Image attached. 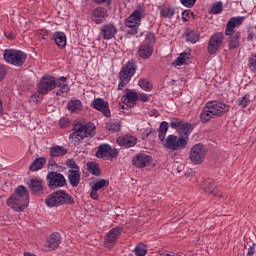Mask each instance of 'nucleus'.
<instances>
[{
  "mask_svg": "<svg viewBox=\"0 0 256 256\" xmlns=\"http://www.w3.org/2000/svg\"><path fill=\"white\" fill-rule=\"evenodd\" d=\"M8 39H11V36H8Z\"/></svg>",
  "mask_w": 256,
  "mask_h": 256,
  "instance_id": "nucleus-62",
  "label": "nucleus"
},
{
  "mask_svg": "<svg viewBox=\"0 0 256 256\" xmlns=\"http://www.w3.org/2000/svg\"><path fill=\"white\" fill-rule=\"evenodd\" d=\"M39 100H41V95H40L39 92L33 94V95L30 96V98H29V102H30V103H37V102H39Z\"/></svg>",
  "mask_w": 256,
  "mask_h": 256,
  "instance_id": "nucleus-51",
  "label": "nucleus"
},
{
  "mask_svg": "<svg viewBox=\"0 0 256 256\" xmlns=\"http://www.w3.org/2000/svg\"><path fill=\"white\" fill-rule=\"evenodd\" d=\"M191 63V54L182 52L172 63L174 67H181V65H189Z\"/></svg>",
  "mask_w": 256,
  "mask_h": 256,
  "instance_id": "nucleus-25",
  "label": "nucleus"
},
{
  "mask_svg": "<svg viewBox=\"0 0 256 256\" xmlns=\"http://www.w3.org/2000/svg\"><path fill=\"white\" fill-rule=\"evenodd\" d=\"M108 17L107 9L103 7L95 8L91 13V19L96 25H101Z\"/></svg>",
  "mask_w": 256,
  "mask_h": 256,
  "instance_id": "nucleus-18",
  "label": "nucleus"
},
{
  "mask_svg": "<svg viewBox=\"0 0 256 256\" xmlns=\"http://www.w3.org/2000/svg\"><path fill=\"white\" fill-rule=\"evenodd\" d=\"M71 126V121L69 120V118L67 117H62L60 120H59V127L61 129H67V127H70Z\"/></svg>",
  "mask_w": 256,
  "mask_h": 256,
  "instance_id": "nucleus-44",
  "label": "nucleus"
},
{
  "mask_svg": "<svg viewBox=\"0 0 256 256\" xmlns=\"http://www.w3.org/2000/svg\"><path fill=\"white\" fill-rule=\"evenodd\" d=\"M3 113V101L0 100V115Z\"/></svg>",
  "mask_w": 256,
  "mask_h": 256,
  "instance_id": "nucleus-60",
  "label": "nucleus"
},
{
  "mask_svg": "<svg viewBox=\"0 0 256 256\" xmlns=\"http://www.w3.org/2000/svg\"><path fill=\"white\" fill-rule=\"evenodd\" d=\"M226 111H229V108L225 104L217 101H209L200 113V120L202 123H207L211 119L223 115Z\"/></svg>",
  "mask_w": 256,
  "mask_h": 256,
  "instance_id": "nucleus-2",
  "label": "nucleus"
},
{
  "mask_svg": "<svg viewBox=\"0 0 256 256\" xmlns=\"http://www.w3.org/2000/svg\"><path fill=\"white\" fill-rule=\"evenodd\" d=\"M81 179L79 170H68V181L72 187H77Z\"/></svg>",
  "mask_w": 256,
  "mask_h": 256,
  "instance_id": "nucleus-27",
  "label": "nucleus"
},
{
  "mask_svg": "<svg viewBox=\"0 0 256 256\" xmlns=\"http://www.w3.org/2000/svg\"><path fill=\"white\" fill-rule=\"evenodd\" d=\"M186 41L189 43H197L199 41V32L189 31L186 36Z\"/></svg>",
  "mask_w": 256,
  "mask_h": 256,
  "instance_id": "nucleus-41",
  "label": "nucleus"
},
{
  "mask_svg": "<svg viewBox=\"0 0 256 256\" xmlns=\"http://www.w3.org/2000/svg\"><path fill=\"white\" fill-rule=\"evenodd\" d=\"M117 155H119V151L109 146V144L100 145L96 152L98 159H114Z\"/></svg>",
  "mask_w": 256,
  "mask_h": 256,
  "instance_id": "nucleus-13",
  "label": "nucleus"
},
{
  "mask_svg": "<svg viewBox=\"0 0 256 256\" xmlns=\"http://www.w3.org/2000/svg\"><path fill=\"white\" fill-rule=\"evenodd\" d=\"M57 87V81L53 76H43L38 84V93L40 95H47Z\"/></svg>",
  "mask_w": 256,
  "mask_h": 256,
  "instance_id": "nucleus-10",
  "label": "nucleus"
},
{
  "mask_svg": "<svg viewBox=\"0 0 256 256\" xmlns=\"http://www.w3.org/2000/svg\"><path fill=\"white\" fill-rule=\"evenodd\" d=\"M94 3H97L98 5H103V3H106L107 5H111V0H92Z\"/></svg>",
  "mask_w": 256,
  "mask_h": 256,
  "instance_id": "nucleus-57",
  "label": "nucleus"
},
{
  "mask_svg": "<svg viewBox=\"0 0 256 256\" xmlns=\"http://www.w3.org/2000/svg\"><path fill=\"white\" fill-rule=\"evenodd\" d=\"M59 245H61V234L56 232L50 235L46 245L47 251H55Z\"/></svg>",
  "mask_w": 256,
  "mask_h": 256,
  "instance_id": "nucleus-23",
  "label": "nucleus"
},
{
  "mask_svg": "<svg viewBox=\"0 0 256 256\" xmlns=\"http://www.w3.org/2000/svg\"><path fill=\"white\" fill-rule=\"evenodd\" d=\"M47 163V159L40 157L32 162L30 165V171H39V169H43V165Z\"/></svg>",
  "mask_w": 256,
  "mask_h": 256,
  "instance_id": "nucleus-32",
  "label": "nucleus"
},
{
  "mask_svg": "<svg viewBox=\"0 0 256 256\" xmlns=\"http://www.w3.org/2000/svg\"><path fill=\"white\" fill-rule=\"evenodd\" d=\"M180 3H182L184 7L191 8L197 3V0H180Z\"/></svg>",
  "mask_w": 256,
  "mask_h": 256,
  "instance_id": "nucleus-48",
  "label": "nucleus"
},
{
  "mask_svg": "<svg viewBox=\"0 0 256 256\" xmlns=\"http://www.w3.org/2000/svg\"><path fill=\"white\" fill-rule=\"evenodd\" d=\"M137 73V65L133 61L127 62L124 66H122L119 72V84L118 89L121 91L124 87H127L129 81L133 75Z\"/></svg>",
  "mask_w": 256,
  "mask_h": 256,
  "instance_id": "nucleus-5",
  "label": "nucleus"
},
{
  "mask_svg": "<svg viewBox=\"0 0 256 256\" xmlns=\"http://www.w3.org/2000/svg\"><path fill=\"white\" fill-rule=\"evenodd\" d=\"M139 99V94L134 90H127L126 94L122 96V103L126 105V107H135L137 100Z\"/></svg>",
  "mask_w": 256,
  "mask_h": 256,
  "instance_id": "nucleus-19",
  "label": "nucleus"
},
{
  "mask_svg": "<svg viewBox=\"0 0 256 256\" xmlns=\"http://www.w3.org/2000/svg\"><path fill=\"white\" fill-rule=\"evenodd\" d=\"M239 39H241V33L236 32L229 39V49H237L239 47Z\"/></svg>",
  "mask_w": 256,
  "mask_h": 256,
  "instance_id": "nucleus-33",
  "label": "nucleus"
},
{
  "mask_svg": "<svg viewBox=\"0 0 256 256\" xmlns=\"http://www.w3.org/2000/svg\"><path fill=\"white\" fill-rule=\"evenodd\" d=\"M138 85L143 89V91H151V89H153V84L147 80V78H141L138 81Z\"/></svg>",
  "mask_w": 256,
  "mask_h": 256,
  "instance_id": "nucleus-38",
  "label": "nucleus"
},
{
  "mask_svg": "<svg viewBox=\"0 0 256 256\" xmlns=\"http://www.w3.org/2000/svg\"><path fill=\"white\" fill-rule=\"evenodd\" d=\"M183 125V121L179 118H172L170 122V127L172 129H181V126Z\"/></svg>",
  "mask_w": 256,
  "mask_h": 256,
  "instance_id": "nucleus-43",
  "label": "nucleus"
},
{
  "mask_svg": "<svg viewBox=\"0 0 256 256\" xmlns=\"http://www.w3.org/2000/svg\"><path fill=\"white\" fill-rule=\"evenodd\" d=\"M6 205L15 213H23L29 207V190L25 186L19 185L6 200Z\"/></svg>",
  "mask_w": 256,
  "mask_h": 256,
  "instance_id": "nucleus-1",
  "label": "nucleus"
},
{
  "mask_svg": "<svg viewBox=\"0 0 256 256\" xmlns=\"http://www.w3.org/2000/svg\"><path fill=\"white\" fill-rule=\"evenodd\" d=\"M243 21H245V17L243 16H237V17H232L228 21L225 29V35L227 37L233 35L235 33V28L236 27H241L243 25Z\"/></svg>",
  "mask_w": 256,
  "mask_h": 256,
  "instance_id": "nucleus-15",
  "label": "nucleus"
},
{
  "mask_svg": "<svg viewBox=\"0 0 256 256\" xmlns=\"http://www.w3.org/2000/svg\"><path fill=\"white\" fill-rule=\"evenodd\" d=\"M192 132H193V125L189 123L182 124L178 129V133L179 135H181V137H187L188 135H191Z\"/></svg>",
  "mask_w": 256,
  "mask_h": 256,
  "instance_id": "nucleus-31",
  "label": "nucleus"
},
{
  "mask_svg": "<svg viewBox=\"0 0 256 256\" xmlns=\"http://www.w3.org/2000/svg\"><path fill=\"white\" fill-rule=\"evenodd\" d=\"M247 255H249V256H254V255H255V244H252V245L248 248Z\"/></svg>",
  "mask_w": 256,
  "mask_h": 256,
  "instance_id": "nucleus-56",
  "label": "nucleus"
},
{
  "mask_svg": "<svg viewBox=\"0 0 256 256\" xmlns=\"http://www.w3.org/2000/svg\"><path fill=\"white\" fill-rule=\"evenodd\" d=\"M153 55V46L151 44H142L138 49V56L141 59H150Z\"/></svg>",
  "mask_w": 256,
  "mask_h": 256,
  "instance_id": "nucleus-24",
  "label": "nucleus"
},
{
  "mask_svg": "<svg viewBox=\"0 0 256 256\" xmlns=\"http://www.w3.org/2000/svg\"><path fill=\"white\" fill-rule=\"evenodd\" d=\"M134 253L136 256L147 255V246L145 244H138L134 249Z\"/></svg>",
  "mask_w": 256,
  "mask_h": 256,
  "instance_id": "nucleus-42",
  "label": "nucleus"
},
{
  "mask_svg": "<svg viewBox=\"0 0 256 256\" xmlns=\"http://www.w3.org/2000/svg\"><path fill=\"white\" fill-rule=\"evenodd\" d=\"M144 10H135L126 20L125 25L129 35H137L141 19H143Z\"/></svg>",
  "mask_w": 256,
  "mask_h": 256,
  "instance_id": "nucleus-7",
  "label": "nucleus"
},
{
  "mask_svg": "<svg viewBox=\"0 0 256 256\" xmlns=\"http://www.w3.org/2000/svg\"><path fill=\"white\" fill-rule=\"evenodd\" d=\"M51 157H63V155H67V149L63 146H53L50 148Z\"/></svg>",
  "mask_w": 256,
  "mask_h": 256,
  "instance_id": "nucleus-30",
  "label": "nucleus"
},
{
  "mask_svg": "<svg viewBox=\"0 0 256 256\" xmlns=\"http://www.w3.org/2000/svg\"><path fill=\"white\" fill-rule=\"evenodd\" d=\"M107 127L109 131H112V133H117V131H121L120 123H109Z\"/></svg>",
  "mask_w": 256,
  "mask_h": 256,
  "instance_id": "nucleus-45",
  "label": "nucleus"
},
{
  "mask_svg": "<svg viewBox=\"0 0 256 256\" xmlns=\"http://www.w3.org/2000/svg\"><path fill=\"white\" fill-rule=\"evenodd\" d=\"M47 181L50 189H59L65 187L67 180L63 174L58 172H49L47 174Z\"/></svg>",
  "mask_w": 256,
  "mask_h": 256,
  "instance_id": "nucleus-12",
  "label": "nucleus"
},
{
  "mask_svg": "<svg viewBox=\"0 0 256 256\" xmlns=\"http://www.w3.org/2000/svg\"><path fill=\"white\" fill-rule=\"evenodd\" d=\"M207 157V147L202 143H198L190 149L189 159L194 165H201Z\"/></svg>",
  "mask_w": 256,
  "mask_h": 256,
  "instance_id": "nucleus-9",
  "label": "nucleus"
},
{
  "mask_svg": "<svg viewBox=\"0 0 256 256\" xmlns=\"http://www.w3.org/2000/svg\"><path fill=\"white\" fill-rule=\"evenodd\" d=\"M67 78L65 76H62L59 78V82H56V87H59L60 89L56 92L57 97H67L69 95V91L71 89L69 88V85L66 84Z\"/></svg>",
  "mask_w": 256,
  "mask_h": 256,
  "instance_id": "nucleus-21",
  "label": "nucleus"
},
{
  "mask_svg": "<svg viewBox=\"0 0 256 256\" xmlns=\"http://www.w3.org/2000/svg\"><path fill=\"white\" fill-rule=\"evenodd\" d=\"M250 103H251V97L249 95H245L238 99V106L241 107L242 109L249 107Z\"/></svg>",
  "mask_w": 256,
  "mask_h": 256,
  "instance_id": "nucleus-40",
  "label": "nucleus"
},
{
  "mask_svg": "<svg viewBox=\"0 0 256 256\" xmlns=\"http://www.w3.org/2000/svg\"><path fill=\"white\" fill-rule=\"evenodd\" d=\"M87 137H95V124L88 122L83 124L81 121L74 125L73 131L69 136L72 143H80Z\"/></svg>",
  "mask_w": 256,
  "mask_h": 256,
  "instance_id": "nucleus-3",
  "label": "nucleus"
},
{
  "mask_svg": "<svg viewBox=\"0 0 256 256\" xmlns=\"http://www.w3.org/2000/svg\"><path fill=\"white\" fill-rule=\"evenodd\" d=\"M97 191L98 190H94V188H92L90 192V197L91 199H94V201H97V199H99V195H97Z\"/></svg>",
  "mask_w": 256,
  "mask_h": 256,
  "instance_id": "nucleus-55",
  "label": "nucleus"
},
{
  "mask_svg": "<svg viewBox=\"0 0 256 256\" xmlns=\"http://www.w3.org/2000/svg\"><path fill=\"white\" fill-rule=\"evenodd\" d=\"M6 75H7V67H5V65H0V81H3Z\"/></svg>",
  "mask_w": 256,
  "mask_h": 256,
  "instance_id": "nucleus-53",
  "label": "nucleus"
},
{
  "mask_svg": "<svg viewBox=\"0 0 256 256\" xmlns=\"http://www.w3.org/2000/svg\"><path fill=\"white\" fill-rule=\"evenodd\" d=\"M138 99L139 101H142V103H147V101H149V96H147L145 93H142L138 95Z\"/></svg>",
  "mask_w": 256,
  "mask_h": 256,
  "instance_id": "nucleus-54",
  "label": "nucleus"
},
{
  "mask_svg": "<svg viewBox=\"0 0 256 256\" xmlns=\"http://www.w3.org/2000/svg\"><path fill=\"white\" fill-rule=\"evenodd\" d=\"M29 189L32 193H41V191H43V181L39 179L30 180Z\"/></svg>",
  "mask_w": 256,
  "mask_h": 256,
  "instance_id": "nucleus-29",
  "label": "nucleus"
},
{
  "mask_svg": "<svg viewBox=\"0 0 256 256\" xmlns=\"http://www.w3.org/2000/svg\"><path fill=\"white\" fill-rule=\"evenodd\" d=\"M145 42H146V44H148V45H151V43L155 42V34H153V33H148V34L146 35Z\"/></svg>",
  "mask_w": 256,
  "mask_h": 256,
  "instance_id": "nucleus-50",
  "label": "nucleus"
},
{
  "mask_svg": "<svg viewBox=\"0 0 256 256\" xmlns=\"http://www.w3.org/2000/svg\"><path fill=\"white\" fill-rule=\"evenodd\" d=\"M117 143L120 147H135L137 145V138L132 135H125L117 138Z\"/></svg>",
  "mask_w": 256,
  "mask_h": 256,
  "instance_id": "nucleus-22",
  "label": "nucleus"
},
{
  "mask_svg": "<svg viewBox=\"0 0 256 256\" xmlns=\"http://www.w3.org/2000/svg\"><path fill=\"white\" fill-rule=\"evenodd\" d=\"M8 39H11V36H8Z\"/></svg>",
  "mask_w": 256,
  "mask_h": 256,
  "instance_id": "nucleus-61",
  "label": "nucleus"
},
{
  "mask_svg": "<svg viewBox=\"0 0 256 256\" xmlns=\"http://www.w3.org/2000/svg\"><path fill=\"white\" fill-rule=\"evenodd\" d=\"M254 38H255V33L250 32V33L248 34V37H247L248 41H253Z\"/></svg>",
  "mask_w": 256,
  "mask_h": 256,
  "instance_id": "nucleus-58",
  "label": "nucleus"
},
{
  "mask_svg": "<svg viewBox=\"0 0 256 256\" xmlns=\"http://www.w3.org/2000/svg\"><path fill=\"white\" fill-rule=\"evenodd\" d=\"M211 13L212 15H220V13H223V2H215L211 7Z\"/></svg>",
  "mask_w": 256,
  "mask_h": 256,
  "instance_id": "nucleus-39",
  "label": "nucleus"
},
{
  "mask_svg": "<svg viewBox=\"0 0 256 256\" xmlns=\"http://www.w3.org/2000/svg\"><path fill=\"white\" fill-rule=\"evenodd\" d=\"M189 19H193V12H191L190 10H185L182 12V20L184 23H187V21H189Z\"/></svg>",
  "mask_w": 256,
  "mask_h": 256,
  "instance_id": "nucleus-46",
  "label": "nucleus"
},
{
  "mask_svg": "<svg viewBox=\"0 0 256 256\" xmlns=\"http://www.w3.org/2000/svg\"><path fill=\"white\" fill-rule=\"evenodd\" d=\"M161 17L165 19H172L173 15H175V8L173 7H163L160 11Z\"/></svg>",
  "mask_w": 256,
  "mask_h": 256,
  "instance_id": "nucleus-36",
  "label": "nucleus"
},
{
  "mask_svg": "<svg viewBox=\"0 0 256 256\" xmlns=\"http://www.w3.org/2000/svg\"><path fill=\"white\" fill-rule=\"evenodd\" d=\"M91 107L103 113L105 117H111V111L109 110V103L105 102L103 98H96L92 101Z\"/></svg>",
  "mask_w": 256,
  "mask_h": 256,
  "instance_id": "nucleus-16",
  "label": "nucleus"
},
{
  "mask_svg": "<svg viewBox=\"0 0 256 256\" xmlns=\"http://www.w3.org/2000/svg\"><path fill=\"white\" fill-rule=\"evenodd\" d=\"M153 163V157L146 153H140L133 157L132 164L137 169H144V167H149Z\"/></svg>",
  "mask_w": 256,
  "mask_h": 256,
  "instance_id": "nucleus-14",
  "label": "nucleus"
},
{
  "mask_svg": "<svg viewBox=\"0 0 256 256\" xmlns=\"http://www.w3.org/2000/svg\"><path fill=\"white\" fill-rule=\"evenodd\" d=\"M204 189L207 193H211L212 195H216V197H223V195H221L219 193V188H216V191L213 190V188H207V186H204Z\"/></svg>",
  "mask_w": 256,
  "mask_h": 256,
  "instance_id": "nucleus-49",
  "label": "nucleus"
},
{
  "mask_svg": "<svg viewBox=\"0 0 256 256\" xmlns=\"http://www.w3.org/2000/svg\"><path fill=\"white\" fill-rule=\"evenodd\" d=\"M163 147L171 149L172 151H180L187 147V139L183 137H177L175 135H168L166 138L161 140Z\"/></svg>",
  "mask_w": 256,
  "mask_h": 256,
  "instance_id": "nucleus-8",
  "label": "nucleus"
},
{
  "mask_svg": "<svg viewBox=\"0 0 256 256\" xmlns=\"http://www.w3.org/2000/svg\"><path fill=\"white\" fill-rule=\"evenodd\" d=\"M47 207H59L61 205H73L75 199L65 190H57L46 197Z\"/></svg>",
  "mask_w": 256,
  "mask_h": 256,
  "instance_id": "nucleus-4",
  "label": "nucleus"
},
{
  "mask_svg": "<svg viewBox=\"0 0 256 256\" xmlns=\"http://www.w3.org/2000/svg\"><path fill=\"white\" fill-rule=\"evenodd\" d=\"M168 131H169V123L165 121L161 122L159 126V135H158L160 141H163V139H165Z\"/></svg>",
  "mask_w": 256,
  "mask_h": 256,
  "instance_id": "nucleus-34",
  "label": "nucleus"
},
{
  "mask_svg": "<svg viewBox=\"0 0 256 256\" xmlns=\"http://www.w3.org/2000/svg\"><path fill=\"white\" fill-rule=\"evenodd\" d=\"M149 135H151V130H146V131L143 133V139L149 137Z\"/></svg>",
  "mask_w": 256,
  "mask_h": 256,
  "instance_id": "nucleus-59",
  "label": "nucleus"
},
{
  "mask_svg": "<svg viewBox=\"0 0 256 256\" xmlns=\"http://www.w3.org/2000/svg\"><path fill=\"white\" fill-rule=\"evenodd\" d=\"M4 61L14 67H21L27 61V54L21 50L6 49L3 53Z\"/></svg>",
  "mask_w": 256,
  "mask_h": 256,
  "instance_id": "nucleus-6",
  "label": "nucleus"
},
{
  "mask_svg": "<svg viewBox=\"0 0 256 256\" xmlns=\"http://www.w3.org/2000/svg\"><path fill=\"white\" fill-rule=\"evenodd\" d=\"M53 39L59 49H65L67 46V36L63 32H55L53 34Z\"/></svg>",
  "mask_w": 256,
  "mask_h": 256,
  "instance_id": "nucleus-26",
  "label": "nucleus"
},
{
  "mask_svg": "<svg viewBox=\"0 0 256 256\" xmlns=\"http://www.w3.org/2000/svg\"><path fill=\"white\" fill-rule=\"evenodd\" d=\"M47 37H49V31H47L46 29H42V30L38 31L39 39H47Z\"/></svg>",
  "mask_w": 256,
  "mask_h": 256,
  "instance_id": "nucleus-52",
  "label": "nucleus"
},
{
  "mask_svg": "<svg viewBox=\"0 0 256 256\" xmlns=\"http://www.w3.org/2000/svg\"><path fill=\"white\" fill-rule=\"evenodd\" d=\"M83 107V103L79 99L70 100L67 103V109L70 111V113H78L81 111Z\"/></svg>",
  "mask_w": 256,
  "mask_h": 256,
  "instance_id": "nucleus-28",
  "label": "nucleus"
},
{
  "mask_svg": "<svg viewBox=\"0 0 256 256\" xmlns=\"http://www.w3.org/2000/svg\"><path fill=\"white\" fill-rule=\"evenodd\" d=\"M224 39L225 34H223V32H216L211 36L207 48L209 55H215L217 51L221 49V45H223Z\"/></svg>",
  "mask_w": 256,
  "mask_h": 256,
  "instance_id": "nucleus-11",
  "label": "nucleus"
},
{
  "mask_svg": "<svg viewBox=\"0 0 256 256\" xmlns=\"http://www.w3.org/2000/svg\"><path fill=\"white\" fill-rule=\"evenodd\" d=\"M66 165L69 167V171H79V166L73 160H68Z\"/></svg>",
  "mask_w": 256,
  "mask_h": 256,
  "instance_id": "nucleus-47",
  "label": "nucleus"
},
{
  "mask_svg": "<svg viewBox=\"0 0 256 256\" xmlns=\"http://www.w3.org/2000/svg\"><path fill=\"white\" fill-rule=\"evenodd\" d=\"M87 169L90 173H92V175H101V170L99 169V164H97V162H88Z\"/></svg>",
  "mask_w": 256,
  "mask_h": 256,
  "instance_id": "nucleus-37",
  "label": "nucleus"
},
{
  "mask_svg": "<svg viewBox=\"0 0 256 256\" xmlns=\"http://www.w3.org/2000/svg\"><path fill=\"white\" fill-rule=\"evenodd\" d=\"M119 235H121V228H114L110 230L105 236V240H104L105 245L107 247H113L117 239H119Z\"/></svg>",
  "mask_w": 256,
  "mask_h": 256,
  "instance_id": "nucleus-20",
  "label": "nucleus"
},
{
  "mask_svg": "<svg viewBox=\"0 0 256 256\" xmlns=\"http://www.w3.org/2000/svg\"><path fill=\"white\" fill-rule=\"evenodd\" d=\"M100 33L103 39H105L106 41H109L113 39L115 35H117V26H115V24L113 23L104 24L101 27Z\"/></svg>",
  "mask_w": 256,
  "mask_h": 256,
  "instance_id": "nucleus-17",
  "label": "nucleus"
},
{
  "mask_svg": "<svg viewBox=\"0 0 256 256\" xmlns=\"http://www.w3.org/2000/svg\"><path fill=\"white\" fill-rule=\"evenodd\" d=\"M103 187H109V180L100 179L91 183V189H94L96 191L103 189Z\"/></svg>",
  "mask_w": 256,
  "mask_h": 256,
  "instance_id": "nucleus-35",
  "label": "nucleus"
}]
</instances>
